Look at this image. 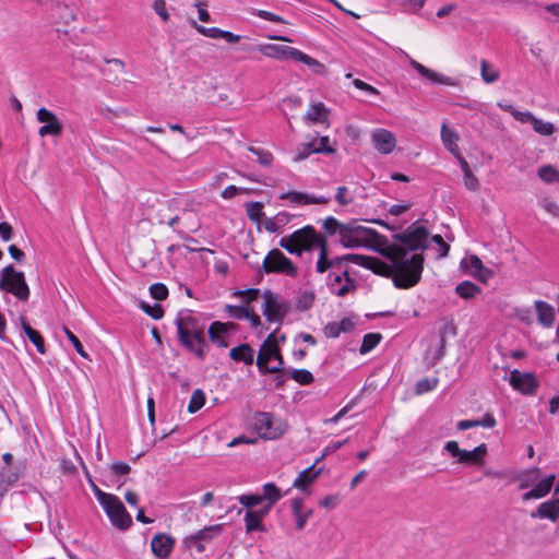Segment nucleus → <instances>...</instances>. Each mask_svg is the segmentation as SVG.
Wrapping results in <instances>:
<instances>
[{
    "instance_id": "1",
    "label": "nucleus",
    "mask_w": 559,
    "mask_h": 559,
    "mask_svg": "<svg viewBox=\"0 0 559 559\" xmlns=\"http://www.w3.org/2000/svg\"><path fill=\"white\" fill-rule=\"evenodd\" d=\"M385 247H369L395 265L397 274L393 276V285L400 289H408L417 285L421 278L425 258L421 253H413L406 258L405 247L396 243H381Z\"/></svg>"
},
{
    "instance_id": "2",
    "label": "nucleus",
    "mask_w": 559,
    "mask_h": 559,
    "mask_svg": "<svg viewBox=\"0 0 559 559\" xmlns=\"http://www.w3.org/2000/svg\"><path fill=\"white\" fill-rule=\"evenodd\" d=\"M192 311L185 309L178 312L175 319L177 335L180 344L190 353H193L200 360L205 358L204 348L209 346L203 328L200 326L198 318L191 316Z\"/></svg>"
},
{
    "instance_id": "3",
    "label": "nucleus",
    "mask_w": 559,
    "mask_h": 559,
    "mask_svg": "<svg viewBox=\"0 0 559 559\" xmlns=\"http://www.w3.org/2000/svg\"><path fill=\"white\" fill-rule=\"evenodd\" d=\"M319 234L312 225H306L280 240V247L289 254L301 257L304 252H311L316 248Z\"/></svg>"
},
{
    "instance_id": "4",
    "label": "nucleus",
    "mask_w": 559,
    "mask_h": 559,
    "mask_svg": "<svg viewBox=\"0 0 559 559\" xmlns=\"http://www.w3.org/2000/svg\"><path fill=\"white\" fill-rule=\"evenodd\" d=\"M250 266L254 269L260 277L262 274H285L290 277L298 275V267L295 263L287 258L280 249L274 248L269 251L264 258L262 264L250 263Z\"/></svg>"
},
{
    "instance_id": "5",
    "label": "nucleus",
    "mask_w": 559,
    "mask_h": 559,
    "mask_svg": "<svg viewBox=\"0 0 559 559\" xmlns=\"http://www.w3.org/2000/svg\"><path fill=\"white\" fill-rule=\"evenodd\" d=\"M0 290L21 301H27L31 295L24 272L16 270L13 264L0 270Z\"/></svg>"
},
{
    "instance_id": "6",
    "label": "nucleus",
    "mask_w": 559,
    "mask_h": 559,
    "mask_svg": "<svg viewBox=\"0 0 559 559\" xmlns=\"http://www.w3.org/2000/svg\"><path fill=\"white\" fill-rule=\"evenodd\" d=\"M429 233L425 226H418L417 222L409 225L403 233H397L392 238L405 247L406 258L409 252L425 251L428 248Z\"/></svg>"
},
{
    "instance_id": "7",
    "label": "nucleus",
    "mask_w": 559,
    "mask_h": 559,
    "mask_svg": "<svg viewBox=\"0 0 559 559\" xmlns=\"http://www.w3.org/2000/svg\"><path fill=\"white\" fill-rule=\"evenodd\" d=\"M253 428L260 438L276 440L286 432L288 425L281 419L275 420L272 413L258 412L254 416Z\"/></svg>"
},
{
    "instance_id": "8",
    "label": "nucleus",
    "mask_w": 559,
    "mask_h": 559,
    "mask_svg": "<svg viewBox=\"0 0 559 559\" xmlns=\"http://www.w3.org/2000/svg\"><path fill=\"white\" fill-rule=\"evenodd\" d=\"M255 364L261 374L285 371V362L278 345H271V347H267V344H262L260 346Z\"/></svg>"
},
{
    "instance_id": "9",
    "label": "nucleus",
    "mask_w": 559,
    "mask_h": 559,
    "mask_svg": "<svg viewBox=\"0 0 559 559\" xmlns=\"http://www.w3.org/2000/svg\"><path fill=\"white\" fill-rule=\"evenodd\" d=\"M262 297L264 298L262 313L266 321L281 323L290 311V304L283 299L280 294L270 289H265Z\"/></svg>"
},
{
    "instance_id": "10",
    "label": "nucleus",
    "mask_w": 559,
    "mask_h": 559,
    "mask_svg": "<svg viewBox=\"0 0 559 559\" xmlns=\"http://www.w3.org/2000/svg\"><path fill=\"white\" fill-rule=\"evenodd\" d=\"M102 507L116 528L127 531L132 526V516L117 496L112 495Z\"/></svg>"
},
{
    "instance_id": "11",
    "label": "nucleus",
    "mask_w": 559,
    "mask_h": 559,
    "mask_svg": "<svg viewBox=\"0 0 559 559\" xmlns=\"http://www.w3.org/2000/svg\"><path fill=\"white\" fill-rule=\"evenodd\" d=\"M242 49L248 52L259 51L265 57L273 58L276 60H295L298 61L301 50L276 44H261V45H248L243 46Z\"/></svg>"
},
{
    "instance_id": "12",
    "label": "nucleus",
    "mask_w": 559,
    "mask_h": 559,
    "mask_svg": "<svg viewBox=\"0 0 559 559\" xmlns=\"http://www.w3.org/2000/svg\"><path fill=\"white\" fill-rule=\"evenodd\" d=\"M222 524L209 525L198 532L186 536L182 544L187 548L194 547L199 554L205 550V544L211 543L223 533Z\"/></svg>"
},
{
    "instance_id": "13",
    "label": "nucleus",
    "mask_w": 559,
    "mask_h": 559,
    "mask_svg": "<svg viewBox=\"0 0 559 559\" xmlns=\"http://www.w3.org/2000/svg\"><path fill=\"white\" fill-rule=\"evenodd\" d=\"M509 383L523 395H534L539 388V381L533 372H521L514 369L510 372Z\"/></svg>"
},
{
    "instance_id": "14",
    "label": "nucleus",
    "mask_w": 559,
    "mask_h": 559,
    "mask_svg": "<svg viewBox=\"0 0 559 559\" xmlns=\"http://www.w3.org/2000/svg\"><path fill=\"white\" fill-rule=\"evenodd\" d=\"M36 118L40 123H44L38 130L39 136H60L62 134L63 124L51 110L41 107L37 110Z\"/></svg>"
},
{
    "instance_id": "15",
    "label": "nucleus",
    "mask_w": 559,
    "mask_h": 559,
    "mask_svg": "<svg viewBox=\"0 0 559 559\" xmlns=\"http://www.w3.org/2000/svg\"><path fill=\"white\" fill-rule=\"evenodd\" d=\"M364 259L365 260L360 263V266L370 270L377 275L390 277L393 280V276L397 274L395 265L388 263L377 257L364 255Z\"/></svg>"
},
{
    "instance_id": "16",
    "label": "nucleus",
    "mask_w": 559,
    "mask_h": 559,
    "mask_svg": "<svg viewBox=\"0 0 559 559\" xmlns=\"http://www.w3.org/2000/svg\"><path fill=\"white\" fill-rule=\"evenodd\" d=\"M175 546V538L165 534L157 533L151 540V550L155 557L166 559L171 554Z\"/></svg>"
},
{
    "instance_id": "17",
    "label": "nucleus",
    "mask_w": 559,
    "mask_h": 559,
    "mask_svg": "<svg viewBox=\"0 0 559 559\" xmlns=\"http://www.w3.org/2000/svg\"><path fill=\"white\" fill-rule=\"evenodd\" d=\"M19 322L21 325L22 335H24L36 347L40 355H45L47 353V348L45 338L41 333L28 323L25 316H21L19 318Z\"/></svg>"
},
{
    "instance_id": "18",
    "label": "nucleus",
    "mask_w": 559,
    "mask_h": 559,
    "mask_svg": "<svg viewBox=\"0 0 559 559\" xmlns=\"http://www.w3.org/2000/svg\"><path fill=\"white\" fill-rule=\"evenodd\" d=\"M372 142L374 145V148L380 152L381 154H390L393 152L396 140L394 134L385 129H377L372 133Z\"/></svg>"
},
{
    "instance_id": "19",
    "label": "nucleus",
    "mask_w": 559,
    "mask_h": 559,
    "mask_svg": "<svg viewBox=\"0 0 559 559\" xmlns=\"http://www.w3.org/2000/svg\"><path fill=\"white\" fill-rule=\"evenodd\" d=\"M531 518L546 519L552 523L559 522V498L542 502L536 510L531 512Z\"/></svg>"
},
{
    "instance_id": "20",
    "label": "nucleus",
    "mask_w": 559,
    "mask_h": 559,
    "mask_svg": "<svg viewBox=\"0 0 559 559\" xmlns=\"http://www.w3.org/2000/svg\"><path fill=\"white\" fill-rule=\"evenodd\" d=\"M280 200H289L293 203L308 205V204H326L330 199L325 197H316L301 191H287L278 197Z\"/></svg>"
},
{
    "instance_id": "21",
    "label": "nucleus",
    "mask_w": 559,
    "mask_h": 559,
    "mask_svg": "<svg viewBox=\"0 0 559 559\" xmlns=\"http://www.w3.org/2000/svg\"><path fill=\"white\" fill-rule=\"evenodd\" d=\"M409 63H411L412 68L418 74H420L423 78H426L427 80L431 81L432 83L444 84V85H450V86L456 85V81L453 80L452 78L445 76L441 73H438V72L425 67L424 64L419 63L418 61H416L414 59H412Z\"/></svg>"
},
{
    "instance_id": "22",
    "label": "nucleus",
    "mask_w": 559,
    "mask_h": 559,
    "mask_svg": "<svg viewBox=\"0 0 559 559\" xmlns=\"http://www.w3.org/2000/svg\"><path fill=\"white\" fill-rule=\"evenodd\" d=\"M345 230L355 234V236H357L358 239L359 237H364L369 240H374L378 243L388 242V238L384 235L379 234L373 228L358 225L356 219H352L350 222L346 223Z\"/></svg>"
},
{
    "instance_id": "23",
    "label": "nucleus",
    "mask_w": 559,
    "mask_h": 559,
    "mask_svg": "<svg viewBox=\"0 0 559 559\" xmlns=\"http://www.w3.org/2000/svg\"><path fill=\"white\" fill-rule=\"evenodd\" d=\"M487 454L486 443H480L473 450H463L457 462L466 465H481Z\"/></svg>"
},
{
    "instance_id": "24",
    "label": "nucleus",
    "mask_w": 559,
    "mask_h": 559,
    "mask_svg": "<svg viewBox=\"0 0 559 559\" xmlns=\"http://www.w3.org/2000/svg\"><path fill=\"white\" fill-rule=\"evenodd\" d=\"M461 267L464 271L473 270V272H471V274L480 282L487 281V276L483 275L481 272L486 271L487 275H491V271L489 269L485 267L481 260L475 254H472L468 259L462 260Z\"/></svg>"
},
{
    "instance_id": "25",
    "label": "nucleus",
    "mask_w": 559,
    "mask_h": 559,
    "mask_svg": "<svg viewBox=\"0 0 559 559\" xmlns=\"http://www.w3.org/2000/svg\"><path fill=\"white\" fill-rule=\"evenodd\" d=\"M229 357L234 361L251 366L254 362V349L248 343H242L229 350Z\"/></svg>"
},
{
    "instance_id": "26",
    "label": "nucleus",
    "mask_w": 559,
    "mask_h": 559,
    "mask_svg": "<svg viewBox=\"0 0 559 559\" xmlns=\"http://www.w3.org/2000/svg\"><path fill=\"white\" fill-rule=\"evenodd\" d=\"M535 309L537 312V320L540 324L547 328L554 324L556 314L555 309L551 305L544 300H536Z\"/></svg>"
},
{
    "instance_id": "27",
    "label": "nucleus",
    "mask_w": 559,
    "mask_h": 559,
    "mask_svg": "<svg viewBox=\"0 0 559 559\" xmlns=\"http://www.w3.org/2000/svg\"><path fill=\"white\" fill-rule=\"evenodd\" d=\"M330 110L321 102L310 105L309 110L305 116V120L313 123H324L329 120Z\"/></svg>"
},
{
    "instance_id": "28",
    "label": "nucleus",
    "mask_w": 559,
    "mask_h": 559,
    "mask_svg": "<svg viewBox=\"0 0 559 559\" xmlns=\"http://www.w3.org/2000/svg\"><path fill=\"white\" fill-rule=\"evenodd\" d=\"M461 170L463 173L464 185L469 191H477L480 187L479 180L473 174L467 160L464 157H457Z\"/></svg>"
},
{
    "instance_id": "29",
    "label": "nucleus",
    "mask_w": 559,
    "mask_h": 559,
    "mask_svg": "<svg viewBox=\"0 0 559 559\" xmlns=\"http://www.w3.org/2000/svg\"><path fill=\"white\" fill-rule=\"evenodd\" d=\"M246 532H266L263 519L254 510H247L245 514Z\"/></svg>"
},
{
    "instance_id": "30",
    "label": "nucleus",
    "mask_w": 559,
    "mask_h": 559,
    "mask_svg": "<svg viewBox=\"0 0 559 559\" xmlns=\"http://www.w3.org/2000/svg\"><path fill=\"white\" fill-rule=\"evenodd\" d=\"M539 475H540V469L538 467H532V468L521 472L516 476V479H519V481H520L519 489L523 490V489H526V488L531 487L532 485H534L538 480Z\"/></svg>"
},
{
    "instance_id": "31",
    "label": "nucleus",
    "mask_w": 559,
    "mask_h": 559,
    "mask_svg": "<svg viewBox=\"0 0 559 559\" xmlns=\"http://www.w3.org/2000/svg\"><path fill=\"white\" fill-rule=\"evenodd\" d=\"M455 293L463 299H472L481 293V288L471 281H463L456 285Z\"/></svg>"
},
{
    "instance_id": "32",
    "label": "nucleus",
    "mask_w": 559,
    "mask_h": 559,
    "mask_svg": "<svg viewBox=\"0 0 559 559\" xmlns=\"http://www.w3.org/2000/svg\"><path fill=\"white\" fill-rule=\"evenodd\" d=\"M248 218L253 223H260L264 217L263 203L260 201H250L245 204Z\"/></svg>"
},
{
    "instance_id": "33",
    "label": "nucleus",
    "mask_w": 559,
    "mask_h": 559,
    "mask_svg": "<svg viewBox=\"0 0 559 559\" xmlns=\"http://www.w3.org/2000/svg\"><path fill=\"white\" fill-rule=\"evenodd\" d=\"M302 506H304V499L299 497H295L290 501L292 512L293 515L296 519V528L301 531L304 530L307 521L305 519L304 512H302Z\"/></svg>"
},
{
    "instance_id": "34",
    "label": "nucleus",
    "mask_w": 559,
    "mask_h": 559,
    "mask_svg": "<svg viewBox=\"0 0 559 559\" xmlns=\"http://www.w3.org/2000/svg\"><path fill=\"white\" fill-rule=\"evenodd\" d=\"M262 501H267L270 503L275 504L283 497L281 489L275 485V483H266L262 486Z\"/></svg>"
},
{
    "instance_id": "35",
    "label": "nucleus",
    "mask_w": 559,
    "mask_h": 559,
    "mask_svg": "<svg viewBox=\"0 0 559 559\" xmlns=\"http://www.w3.org/2000/svg\"><path fill=\"white\" fill-rule=\"evenodd\" d=\"M324 229V236L332 237L336 234H341V231H344L346 228V223H341L338 219H336L334 216H329L323 221L322 225Z\"/></svg>"
},
{
    "instance_id": "36",
    "label": "nucleus",
    "mask_w": 559,
    "mask_h": 559,
    "mask_svg": "<svg viewBox=\"0 0 559 559\" xmlns=\"http://www.w3.org/2000/svg\"><path fill=\"white\" fill-rule=\"evenodd\" d=\"M311 468L312 467L308 466L307 468L299 473V475L293 483L294 488H297L301 491H307L308 486L316 480L314 476L312 475Z\"/></svg>"
},
{
    "instance_id": "37",
    "label": "nucleus",
    "mask_w": 559,
    "mask_h": 559,
    "mask_svg": "<svg viewBox=\"0 0 559 559\" xmlns=\"http://www.w3.org/2000/svg\"><path fill=\"white\" fill-rule=\"evenodd\" d=\"M556 479L555 474H550L544 478H542L535 487H533L534 491L537 492L538 499L546 497L552 489L554 483Z\"/></svg>"
},
{
    "instance_id": "38",
    "label": "nucleus",
    "mask_w": 559,
    "mask_h": 559,
    "mask_svg": "<svg viewBox=\"0 0 559 559\" xmlns=\"http://www.w3.org/2000/svg\"><path fill=\"white\" fill-rule=\"evenodd\" d=\"M289 378L300 385H309L314 381L313 374L307 369H289Z\"/></svg>"
},
{
    "instance_id": "39",
    "label": "nucleus",
    "mask_w": 559,
    "mask_h": 559,
    "mask_svg": "<svg viewBox=\"0 0 559 559\" xmlns=\"http://www.w3.org/2000/svg\"><path fill=\"white\" fill-rule=\"evenodd\" d=\"M215 325H216V323L212 322L207 329V334H209L210 341L213 344H215L216 346H218L221 348H225L228 346V342L226 340L227 335L221 333V330L218 329V326H215Z\"/></svg>"
},
{
    "instance_id": "40",
    "label": "nucleus",
    "mask_w": 559,
    "mask_h": 559,
    "mask_svg": "<svg viewBox=\"0 0 559 559\" xmlns=\"http://www.w3.org/2000/svg\"><path fill=\"white\" fill-rule=\"evenodd\" d=\"M21 475H22V469L19 466H14L12 468L3 467L0 471V480L3 484L13 486L16 481H19Z\"/></svg>"
},
{
    "instance_id": "41",
    "label": "nucleus",
    "mask_w": 559,
    "mask_h": 559,
    "mask_svg": "<svg viewBox=\"0 0 559 559\" xmlns=\"http://www.w3.org/2000/svg\"><path fill=\"white\" fill-rule=\"evenodd\" d=\"M382 340L380 333H367L362 337V342L359 348L360 354H367L371 352Z\"/></svg>"
},
{
    "instance_id": "42",
    "label": "nucleus",
    "mask_w": 559,
    "mask_h": 559,
    "mask_svg": "<svg viewBox=\"0 0 559 559\" xmlns=\"http://www.w3.org/2000/svg\"><path fill=\"white\" fill-rule=\"evenodd\" d=\"M205 404V394L203 390L195 389L191 395L190 402L188 404V412L190 414H194L199 412Z\"/></svg>"
},
{
    "instance_id": "43",
    "label": "nucleus",
    "mask_w": 559,
    "mask_h": 559,
    "mask_svg": "<svg viewBox=\"0 0 559 559\" xmlns=\"http://www.w3.org/2000/svg\"><path fill=\"white\" fill-rule=\"evenodd\" d=\"M299 62H302L304 64L308 66L316 74L324 75L326 73V68L323 63L318 61L317 59L306 55L301 51L299 59Z\"/></svg>"
},
{
    "instance_id": "44",
    "label": "nucleus",
    "mask_w": 559,
    "mask_h": 559,
    "mask_svg": "<svg viewBox=\"0 0 559 559\" xmlns=\"http://www.w3.org/2000/svg\"><path fill=\"white\" fill-rule=\"evenodd\" d=\"M314 299L316 294L313 290H306L301 293L296 300V309L298 311L309 310L312 307Z\"/></svg>"
},
{
    "instance_id": "45",
    "label": "nucleus",
    "mask_w": 559,
    "mask_h": 559,
    "mask_svg": "<svg viewBox=\"0 0 559 559\" xmlns=\"http://www.w3.org/2000/svg\"><path fill=\"white\" fill-rule=\"evenodd\" d=\"M140 308L141 310L150 316L152 319L154 320H159L164 317V308L162 307L160 304L158 302H155L153 305L146 302V301H141L140 302Z\"/></svg>"
},
{
    "instance_id": "46",
    "label": "nucleus",
    "mask_w": 559,
    "mask_h": 559,
    "mask_svg": "<svg viewBox=\"0 0 559 559\" xmlns=\"http://www.w3.org/2000/svg\"><path fill=\"white\" fill-rule=\"evenodd\" d=\"M62 331H63L64 335L67 336V338L73 345L75 352L82 358L91 360L88 353L84 349V347H83L81 341L79 340V337L74 333H72L67 326H63Z\"/></svg>"
},
{
    "instance_id": "47",
    "label": "nucleus",
    "mask_w": 559,
    "mask_h": 559,
    "mask_svg": "<svg viewBox=\"0 0 559 559\" xmlns=\"http://www.w3.org/2000/svg\"><path fill=\"white\" fill-rule=\"evenodd\" d=\"M538 177L547 183L559 182V171L551 165L542 166Z\"/></svg>"
},
{
    "instance_id": "48",
    "label": "nucleus",
    "mask_w": 559,
    "mask_h": 559,
    "mask_svg": "<svg viewBox=\"0 0 559 559\" xmlns=\"http://www.w3.org/2000/svg\"><path fill=\"white\" fill-rule=\"evenodd\" d=\"M248 151L257 155L258 163L264 167H270L273 163V154L270 151L259 148L255 146H249Z\"/></svg>"
},
{
    "instance_id": "49",
    "label": "nucleus",
    "mask_w": 559,
    "mask_h": 559,
    "mask_svg": "<svg viewBox=\"0 0 559 559\" xmlns=\"http://www.w3.org/2000/svg\"><path fill=\"white\" fill-rule=\"evenodd\" d=\"M340 242L344 248L353 249L365 246L360 239L349 231H341L340 234Z\"/></svg>"
},
{
    "instance_id": "50",
    "label": "nucleus",
    "mask_w": 559,
    "mask_h": 559,
    "mask_svg": "<svg viewBox=\"0 0 559 559\" xmlns=\"http://www.w3.org/2000/svg\"><path fill=\"white\" fill-rule=\"evenodd\" d=\"M533 127V130L542 135H551L555 132V126L551 122L543 121L539 118H534L533 122L531 123Z\"/></svg>"
},
{
    "instance_id": "51",
    "label": "nucleus",
    "mask_w": 559,
    "mask_h": 559,
    "mask_svg": "<svg viewBox=\"0 0 559 559\" xmlns=\"http://www.w3.org/2000/svg\"><path fill=\"white\" fill-rule=\"evenodd\" d=\"M439 380L437 378H424L417 381L415 385L416 394H424L432 391L438 385Z\"/></svg>"
},
{
    "instance_id": "52",
    "label": "nucleus",
    "mask_w": 559,
    "mask_h": 559,
    "mask_svg": "<svg viewBox=\"0 0 559 559\" xmlns=\"http://www.w3.org/2000/svg\"><path fill=\"white\" fill-rule=\"evenodd\" d=\"M481 79L486 83H493L499 79V72L490 69L489 62L485 59L480 61Z\"/></svg>"
},
{
    "instance_id": "53",
    "label": "nucleus",
    "mask_w": 559,
    "mask_h": 559,
    "mask_svg": "<svg viewBox=\"0 0 559 559\" xmlns=\"http://www.w3.org/2000/svg\"><path fill=\"white\" fill-rule=\"evenodd\" d=\"M238 501L247 510H251V508L257 507L263 502L262 497L259 493L241 495L238 497Z\"/></svg>"
},
{
    "instance_id": "54",
    "label": "nucleus",
    "mask_w": 559,
    "mask_h": 559,
    "mask_svg": "<svg viewBox=\"0 0 559 559\" xmlns=\"http://www.w3.org/2000/svg\"><path fill=\"white\" fill-rule=\"evenodd\" d=\"M234 295L242 297L243 302L249 306L251 302L255 301L262 295V293L260 288H248L243 290L238 289L234 292Z\"/></svg>"
},
{
    "instance_id": "55",
    "label": "nucleus",
    "mask_w": 559,
    "mask_h": 559,
    "mask_svg": "<svg viewBox=\"0 0 559 559\" xmlns=\"http://www.w3.org/2000/svg\"><path fill=\"white\" fill-rule=\"evenodd\" d=\"M150 294L153 299L163 301L168 297V288L164 283H154L150 286Z\"/></svg>"
},
{
    "instance_id": "56",
    "label": "nucleus",
    "mask_w": 559,
    "mask_h": 559,
    "mask_svg": "<svg viewBox=\"0 0 559 559\" xmlns=\"http://www.w3.org/2000/svg\"><path fill=\"white\" fill-rule=\"evenodd\" d=\"M85 474H86V477L88 478V483H90V486L92 488V491L94 492L97 501L99 502L100 506H103V503H105L108 499H111V496L112 493H107L105 491H103L92 479L90 473L87 472V469L85 468Z\"/></svg>"
},
{
    "instance_id": "57",
    "label": "nucleus",
    "mask_w": 559,
    "mask_h": 559,
    "mask_svg": "<svg viewBox=\"0 0 559 559\" xmlns=\"http://www.w3.org/2000/svg\"><path fill=\"white\" fill-rule=\"evenodd\" d=\"M460 139L457 132L450 129L445 123L441 128V140L444 146L454 145Z\"/></svg>"
},
{
    "instance_id": "58",
    "label": "nucleus",
    "mask_w": 559,
    "mask_h": 559,
    "mask_svg": "<svg viewBox=\"0 0 559 559\" xmlns=\"http://www.w3.org/2000/svg\"><path fill=\"white\" fill-rule=\"evenodd\" d=\"M333 260H337L335 267L341 266L343 263H355L360 266V263L365 260L364 254L358 253H346L340 257H334Z\"/></svg>"
},
{
    "instance_id": "59",
    "label": "nucleus",
    "mask_w": 559,
    "mask_h": 559,
    "mask_svg": "<svg viewBox=\"0 0 559 559\" xmlns=\"http://www.w3.org/2000/svg\"><path fill=\"white\" fill-rule=\"evenodd\" d=\"M317 153V148L312 142L304 143L298 148L296 156L294 157L295 162H300L308 158L311 154Z\"/></svg>"
},
{
    "instance_id": "60",
    "label": "nucleus",
    "mask_w": 559,
    "mask_h": 559,
    "mask_svg": "<svg viewBox=\"0 0 559 559\" xmlns=\"http://www.w3.org/2000/svg\"><path fill=\"white\" fill-rule=\"evenodd\" d=\"M57 11L64 24H69L70 22L76 20L74 10L67 4H58Z\"/></svg>"
},
{
    "instance_id": "61",
    "label": "nucleus",
    "mask_w": 559,
    "mask_h": 559,
    "mask_svg": "<svg viewBox=\"0 0 559 559\" xmlns=\"http://www.w3.org/2000/svg\"><path fill=\"white\" fill-rule=\"evenodd\" d=\"M247 310L248 307L243 306H235L229 304L225 306V312H227L230 318L236 320L245 319V317H247Z\"/></svg>"
},
{
    "instance_id": "62",
    "label": "nucleus",
    "mask_w": 559,
    "mask_h": 559,
    "mask_svg": "<svg viewBox=\"0 0 559 559\" xmlns=\"http://www.w3.org/2000/svg\"><path fill=\"white\" fill-rule=\"evenodd\" d=\"M251 192H252V190L249 189V188H239V187H236L234 185H230V186L226 187L222 191L221 197L223 199H231V198L236 197L239 193L249 194Z\"/></svg>"
},
{
    "instance_id": "63",
    "label": "nucleus",
    "mask_w": 559,
    "mask_h": 559,
    "mask_svg": "<svg viewBox=\"0 0 559 559\" xmlns=\"http://www.w3.org/2000/svg\"><path fill=\"white\" fill-rule=\"evenodd\" d=\"M192 25L193 27L202 35L206 36V37H210V38H214V39H218V35H219V29L218 27H205V26H202L200 24H198L195 21H192Z\"/></svg>"
},
{
    "instance_id": "64",
    "label": "nucleus",
    "mask_w": 559,
    "mask_h": 559,
    "mask_svg": "<svg viewBox=\"0 0 559 559\" xmlns=\"http://www.w3.org/2000/svg\"><path fill=\"white\" fill-rule=\"evenodd\" d=\"M109 467L115 476H124L131 472L130 465L122 461L114 462Z\"/></svg>"
}]
</instances>
